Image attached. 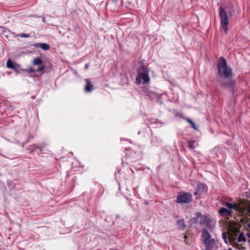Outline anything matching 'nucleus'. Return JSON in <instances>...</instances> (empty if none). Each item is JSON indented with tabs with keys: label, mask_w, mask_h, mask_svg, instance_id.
<instances>
[{
	"label": "nucleus",
	"mask_w": 250,
	"mask_h": 250,
	"mask_svg": "<svg viewBox=\"0 0 250 250\" xmlns=\"http://www.w3.org/2000/svg\"><path fill=\"white\" fill-rule=\"evenodd\" d=\"M42 60L40 57L36 58L33 61V64L34 65H39L42 64Z\"/></svg>",
	"instance_id": "15"
},
{
	"label": "nucleus",
	"mask_w": 250,
	"mask_h": 250,
	"mask_svg": "<svg viewBox=\"0 0 250 250\" xmlns=\"http://www.w3.org/2000/svg\"><path fill=\"white\" fill-rule=\"evenodd\" d=\"M197 190L199 193H202L204 191H207V188L205 185L201 183H199L197 187Z\"/></svg>",
	"instance_id": "12"
},
{
	"label": "nucleus",
	"mask_w": 250,
	"mask_h": 250,
	"mask_svg": "<svg viewBox=\"0 0 250 250\" xmlns=\"http://www.w3.org/2000/svg\"><path fill=\"white\" fill-rule=\"evenodd\" d=\"M198 193H199V192H198V190H197V191H196V192H195L194 193V194L195 195H197V194H198Z\"/></svg>",
	"instance_id": "28"
},
{
	"label": "nucleus",
	"mask_w": 250,
	"mask_h": 250,
	"mask_svg": "<svg viewBox=\"0 0 250 250\" xmlns=\"http://www.w3.org/2000/svg\"><path fill=\"white\" fill-rule=\"evenodd\" d=\"M89 68V64L88 63H86L85 65V69L86 70H87Z\"/></svg>",
	"instance_id": "27"
},
{
	"label": "nucleus",
	"mask_w": 250,
	"mask_h": 250,
	"mask_svg": "<svg viewBox=\"0 0 250 250\" xmlns=\"http://www.w3.org/2000/svg\"><path fill=\"white\" fill-rule=\"evenodd\" d=\"M191 221L193 223L199 222L201 226H205L210 231L213 230L216 224L214 220L209 218L207 216L202 215L200 212H197L196 214V217L192 218Z\"/></svg>",
	"instance_id": "1"
},
{
	"label": "nucleus",
	"mask_w": 250,
	"mask_h": 250,
	"mask_svg": "<svg viewBox=\"0 0 250 250\" xmlns=\"http://www.w3.org/2000/svg\"><path fill=\"white\" fill-rule=\"evenodd\" d=\"M229 250H232V249H229Z\"/></svg>",
	"instance_id": "33"
},
{
	"label": "nucleus",
	"mask_w": 250,
	"mask_h": 250,
	"mask_svg": "<svg viewBox=\"0 0 250 250\" xmlns=\"http://www.w3.org/2000/svg\"><path fill=\"white\" fill-rule=\"evenodd\" d=\"M18 36L21 38H28L29 37V34L23 33L18 35Z\"/></svg>",
	"instance_id": "23"
},
{
	"label": "nucleus",
	"mask_w": 250,
	"mask_h": 250,
	"mask_svg": "<svg viewBox=\"0 0 250 250\" xmlns=\"http://www.w3.org/2000/svg\"><path fill=\"white\" fill-rule=\"evenodd\" d=\"M222 238L226 244L228 243L227 239V235L225 232H223L222 233Z\"/></svg>",
	"instance_id": "22"
},
{
	"label": "nucleus",
	"mask_w": 250,
	"mask_h": 250,
	"mask_svg": "<svg viewBox=\"0 0 250 250\" xmlns=\"http://www.w3.org/2000/svg\"><path fill=\"white\" fill-rule=\"evenodd\" d=\"M149 71L147 67L143 63H140V68L138 70V75L136 78V83L138 84H148L150 82Z\"/></svg>",
	"instance_id": "2"
},
{
	"label": "nucleus",
	"mask_w": 250,
	"mask_h": 250,
	"mask_svg": "<svg viewBox=\"0 0 250 250\" xmlns=\"http://www.w3.org/2000/svg\"><path fill=\"white\" fill-rule=\"evenodd\" d=\"M35 47H49V45L45 43H39L34 44Z\"/></svg>",
	"instance_id": "17"
},
{
	"label": "nucleus",
	"mask_w": 250,
	"mask_h": 250,
	"mask_svg": "<svg viewBox=\"0 0 250 250\" xmlns=\"http://www.w3.org/2000/svg\"><path fill=\"white\" fill-rule=\"evenodd\" d=\"M36 149H39V150L40 151L42 150V148L41 146L36 147V148L34 149V150H35Z\"/></svg>",
	"instance_id": "26"
},
{
	"label": "nucleus",
	"mask_w": 250,
	"mask_h": 250,
	"mask_svg": "<svg viewBox=\"0 0 250 250\" xmlns=\"http://www.w3.org/2000/svg\"><path fill=\"white\" fill-rule=\"evenodd\" d=\"M13 70L17 73H19L21 72V71H25V70H23L22 69H21L20 68V65H19L18 64L17 65V66H16V68H14L13 69Z\"/></svg>",
	"instance_id": "19"
},
{
	"label": "nucleus",
	"mask_w": 250,
	"mask_h": 250,
	"mask_svg": "<svg viewBox=\"0 0 250 250\" xmlns=\"http://www.w3.org/2000/svg\"><path fill=\"white\" fill-rule=\"evenodd\" d=\"M248 196L250 198V192H249V193Z\"/></svg>",
	"instance_id": "32"
},
{
	"label": "nucleus",
	"mask_w": 250,
	"mask_h": 250,
	"mask_svg": "<svg viewBox=\"0 0 250 250\" xmlns=\"http://www.w3.org/2000/svg\"><path fill=\"white\" fill-rule=\"evenodd\" d=\"M214 240V239L211 238L210 234L207 229H202V240L203 243H208V242Z\"/></svg>",
	"instance_id": "7"
},
{
	"label": "nucleus",
	"mask_w": 250,
	"mask_h": 250,
	"mask_svg": "<svg viewBox=\"0 0 250 250\" xmlns=\"http://www.w3.org/2000/svg\"><path fill=\"white\" fill-rule=\"evenodd\" d=\"M218 73L221 77L228 79L231 74V69L227 65L226 59L220 57L217 61Z\"/></svg>",
	"instance_id": "3"
},
{
	"label": "nucleus",
	"mask_w": 250,
	"mask_h": 250,
	"mask_svg": "<svg viewBox=\"0 0 250 250\" xmlns=\"http://www.w3.org/2000/svg\"><path fill=\"white\" fill-rule=\"evenodd\" d=\"M44 50H48L49 48H42Z\"/></svg>",
	"instance_id": "30"
},
{
	"label": "nucleus",
	"mask_w": 250,
	"mask_h": 250,
	"mask_svg": "<svg viewBox=\"0 0 250 250\" xmlns=\"http://www.w3.org/2000/svg\"><path fill=\"white\" fill-rule=\"evenodd\" d=\"M86 85L85 86V91L87 92H91L93 89V86L90 80L88 79L85 80Z\"/></svg>",
	"instance_id": "11"
},
{
	"label": "nucleus",
	"mask_w": 250,
	"mask_h": 250,
	"mask_svg": "<svg viewBox=\"0 0 250 250\" xmlns=\"http://www.w3.org/2000/svg\"><path fill=\"white\" fill-rule=\"evenodd\" d=\"M45 68V66L44 65L43 66H40L38 69L37 70V71H38V72H42V71Z\"/></svg>",
	"instance_id": "25"
},
{
	"label": "nucleus",
	"mask_w": 250,
	"mask_h": 250,
	"mask_svg": "<svg viewBox=\"0 0 250 250\" xmlns=\"http://www.w3.org/2000/svg\"><path fill=\"white\" fill-rule=\"evenodd\" d=\"M204 244L206 247L205 250H217L218 248L217 243L215 240Z\"/></svg>",
	"instance_id": "9"
},
{
	"label": "nucleus",
	"mask_w": 250,
	"mask_h": 250,
	"mask_svg": "<svg viewBox=\"0 0 250 250\" xmlns=\"http://www.w3.org/2000/svg\"><path fill=\"white\" fill-rule=\"evenodd\" d=\"M194 143H195V142L192 141H188V146L190 148L193 149L195 148V146L194 145Z\"/></svg>",
	"instance_id": "20"
},
{
	"label": "nucleus",
	"mask_w": 250,
	"mask_h": 250,
	"mask_svg": "<svg viewBox=\"0 0 250 250\" xmlns=\"http://www.w3.org/2000/svg\"><path fill=\"white\" fill-rule=\"evenodd\" d=\"M247 235H248V236L249 238H250V233H247Z\"/></svg>",
	"instance_id": "31"
},
{
	"label": "nucleus",
	"mask_w": 250,
	"mask_h": 250,
	"mask_svg": "<svg viewBox=\"0 0 250 250\" xmlns=\"http://www.w3.org/2000/svg\"><path fill=\"white\" fill-rule=\"evenodd\" d=\"M192 200V195L187 192H180L177 196L176 202L179 204H186Z\"/></svg>",
	"instance_id": "5"
},
{
	"label": "nucleus",
	"mask_w": 250,
	"mask_h": 250,
	"mask_svg": "<svg viewBox=\"0 0 250 250\" xmlns=\"http://www.w3.org/2000/svg\"><path fill=\"white\" fill-rule=\"evenodd\" d=\"M177 222L179 225V226L181 228L183 229L185 226L184 221L183 220H178Z\"/></svg>",
	"instance_id": "21"
},
{
	"label": "nucleus",
	"mask_w": 250,
	"mask_h": 250,
	"mask_svg": "<svg viewBox=\"0 0 250 250\" xmlns=\"http://www.w3.org/2000/svg\"><path fill=\"white\" fill-rule=\"evenodd\" d=\"M243 201V200H241L237 204H231L230 203L227 202L226 204V206L229 209H233L236 211L240 216L241 212H243V213L246 212L245 209H244V207H242Z\"/></svg>",
	"instance_id": "6"
},
{
	"label": "nucleus",
	"mask_w": 250,
	"mask_h": 250,
	"mask_svg": "<svg viewBox=\"0 0 250 250\" xmlns=\"http://www.w3.org/2000/svg\"><path fill=\"white\" fill-rule=\"evenodd\" d=\"M186 121L191 125L193 128L196 130H198L197 126L191 119L188 118L186 119Z\"/></svg>",
	"instance_id": "16"
},
{
	"label": "nucleus",
	"mask_w": 250,
	"mask_h": 250,
	"mask_svg": "<svg viewBox=\"0 0 250 250\" xmlns=\"http://www.w3.org/2000/svg\"><path fill=\"white\" fill-rule=\"evenodd\" d=\"M223 83L222 85L226 88H232L235 86V83L231 79H226Z\"/></svg>",
	"instance_id": "10"
},
{
	"label": "nucleus",
	"mask_w": 250,
	"mask_h": 250,
	"mask_svg": "<svg viewBox=\"0 0 250 250\" xmlns=\"http://www.w3.org/2000/svg\"><path fill=\"white\" fill-rule=\"evenodd\" d=\"M27 71L29 73H35L36 72L32 67H29Z\"/></svg>",
	"instance_id": "24"
},
{
	"label": "nucleus",
	"mask_w": 250,
	"mask_h": 250,
	"mask_svg": "<svg viewBox=\"0 0 250 250\" xmlns=\"http://www.w3.org/2000/svg\"><path fill=\"white\" fill-rule=\"evenodd\" d=\"M219 213L222 215H224L225 213H226L228 216L231 215V211L224 208H221L219 210Z\"/></svg>",
	"instance_id": "14"
},
{
	"label": "nucleus",
	"mask_w": 250,
	"mask_h": 250,
	"mask_svg": "<svg viewBox=\"0 0 250 250\" xmlns=\"http://www.w3.org/2000/svg\"><path fill=\"white\" fill-rule=\"evenodd\" d=\"M227 13H228L229 14H232V12L229 9L228 6L220 7L219 16L220 17L221 24L225 32H227L228 30L229 16Z\"/></svg>",
	"instance_id": "4"
},
{
	"label": "nucleus",
	"mask_w": 250,
	"mask_h": 250,
	"mask_svg": "<svg viewBox=\"0 0 250 250\" xmlns=\"http://www.w3.org/2000/svg\"><path fill=\"white\" fill-rule=\"evenodd\" d=\"M17 64V63L13 62L10 59H8L6 62V66L8 68L12 69L16 68V66Z\"/></svg>",
	"instance_id": "13"
},
{
	"label": "nucleus",
	"mask_w": 250,
	"mask_h": 250,
	"mask_svg": "<svg viewBox=\"0 0 250 250\" xmlns=\"http://www.w3.org/2000/svg\"><path fill=\"white\" fill-rule=\"evenodd\" d=\"M237 241L239 242H241L242 241H245V238L244 235L243 233H241L239 234V235L238 237V239H237Z\"/></svg>",
	"instance_id": "18"
},
{
	"label": "nucleus",
	"mask_w": 250,
	"mask_h": 250,
	"mask_svg": "<svg viewBox=\"0 0 250 250\" xmlns=\"http://www.w3.org/2000/svg\"><path fill=\"white\" fill-rule=\"evenodd\" d=\"M248 228L250 229V223H249L247 225Z\"/></svg>",
	"instance_id": "29"
},
{
	"label": "nucleus",
	"mask_w": 250,
	"mask_h": 250,
	"mask_svg": "<svg viewBox=\"0 0 250 250\" xmlns=\"http://www.w3.org/2000/svg\"><path fill=\"white\" fill-rule=\"evenodd\" d=\"M246 212H241L240 216H243L244 218L250 219V204L248 205L244 201H243L242 206Z\"/></svg>",
	"instance_id": "8"
}]
</instances>
